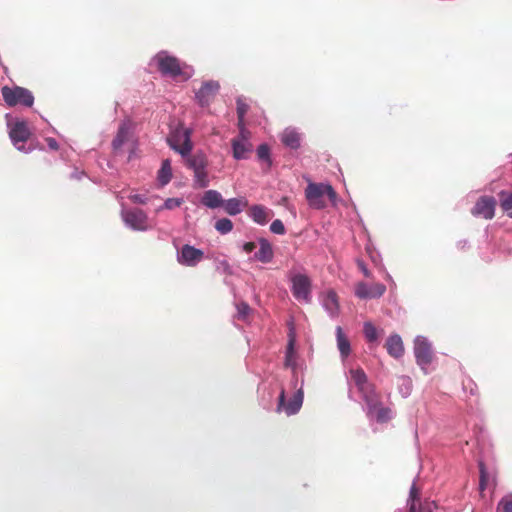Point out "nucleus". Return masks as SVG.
I'll list each match as a JSON object with an SVG mask.
<instances>
[{
	"instance_id": "f257e3e1",
	"label": "nucleus",
	"mask_w": 512,
	"mask_h": 512,
	"mask_svg": "<svg viewBox=\"0 0 512 512\" xmlns=\"http://www.w3.org/2000/svg\"><path fill=\"white\" fill-rule=\"evenodd\" d=\"M149 67L156 69L163 76L181 81H187L194 74V69L190 65L182 63L177 57L166 50L155 54L149 62Z\"/></svg>"
},
{
	"instance_id": "f03ea898",
	"label": "nucleus",
	"mask_w": 512,
	"mask_h": 512,
	"mask_svg": "<svg viewBox=\"0 0 512 512\" xmlns=\"http://www.w3.org/2000/svg\"><path fill=\"white\" fill-rule=\"evenodd\" d=\"M6 125L8 134L13 146L20 152L30 153L34 147L31 145L26 146V142L31 136V131L28 127L26 120L13 116L12 114H6Z\"/></svg>"
},
{
	"instance_id": "7ed1b4c3",
	"label": "nucleus",
	"mask_w": 512,
	"mask_h": 512,
	"mask_svg": "<svg viewBox=\"0 0 512 512\" xmlns=\"http://www.w3.org/2000/svg\"><path fill=\"white\" fill-rule=\"evenodd\" d=\"M305 196L309 206L314 209L326 207L324 196L328 197L333 206H336L338 201L334 188L328 183L309 182L305 189Z\"/></svg>"
},
{
	"instance_id": "20e7f679",
	"label": "nucleus",
	"mask_w": 512,
	"mask_h": 512,
	"mask_svg": "<svg viewBox=\"0 0 512 512\" xmlns=\"http://www.w3.org/2000/svg\"><path fill=\"white\" fill-rule=\"evenodd\" d=\"M112 149L115 155H120L127 150L129 152L128 160L134 157L136 141L133 138L132 124L130 121L125 120L119 125L117 134L112 141Z\"/></svg>"
},
{
	"instance_id": "39448f33",
	"label": "nucleus",
	"mask_w": 512,
	"mask_h": 512,
	"mask_svg": "<svg viewBox=\"0 0 512 512\" xmlns=\"http://www.w3.org/2000/svg\"><path fill=\"white\" fill-rule=\"evenodd\" d=\"M284 367L290 369L291 372L300 371L301 374H304L307 369L305 360L296 349V331L293 324L289 325L288 342L284 356Z\"/></svg>"
},
{
	"instance_id": "423d86ee",
	"label": "nucleus",
	"mask_w": 512,
	"mask_h": 512,
	"mask_svg": "<svg viewBox=\"0 0 512 512\" xmlns=\"http://www.w3.org/2000/svg\"><path fill=\"white\" fill-rule=\"evenodd\" d=\"M413 353L416 363L423 373L426 375L429 374L431 372L429 366L434 359V351L432 343L427 337L422 335L415 337L413 341Z\"/></svg>"
},
{
	"instance_id": "0eeeda50",
	"label": "nucleus",
	"mask_w": 512,
	"mask_h": 512,
	"mask_svg": "<svg viewBox=\"0 0 512 512\" xmlns=\"http://www.w3.org/2000/svg\"><path fill=\"white\" fill-rule=\"evenodd\" d=\"M167 142L171 149L179 153L182 157L189 156L193 148L191 129L179 124L170 132Z\"/></svg>"
},
{
	"instance_id": "6e6552de",
	"label": "nucleus",
	"mask_w": 512,
	"mask_h": 512,
	"mask_svg": "<svg viewBox=\"0 0 512 512\" xmlns=\"http://www.w3.org/2000/svg\"><path fill=\"white\" fill-rule=\"evenodd\" d=\"M289 280L294 298L302 303H310L312 299L310 278L306 274L291 271Z\"/></svg>"
},
{
	"instance_id": "1a4fd4ad",
	"label": "nucleus",
	"mask_w": 512,
	"mask_h": 512,
	"mask_svg": "<svg viewBox=\"0 0 512 512\" xmlns=\"http://www.w3.org/2000/svg\"><path fill=\"white\" fill-rule=\"evenodd\" d=\"M303 401L304 390L299 389L298 392H293L287 400V391L282 387L277 400L276 412L285 413L287 416L295 415L300 411Z\"/></svg>"
},
{
	"instance_id": "9d476101",
	"label": "nucleus",
	"mask_w": 512,
	"mask_h": 512,
	"mask_svg": "<svg viewBox=\"0 0 512 512\" xmlns=\"http://www.w3.org/2000/svg\"><path fill=\"white\" fill-rule=\"evenodd\" d=\"M238 129V135L231 140L232 156L235 160H245L253 151L251 132L242 126Z\"/></svg>"
},
{
	"instance_id": "9b49d317",
	"label": "nucleus",
	"mask_w": 512,
	"mask_h": 512,
	"mask_svg": "<svg viewBox=\"0 0 512 512\" xmlns=\"http://www.w3.org/2000/svg\"><path fill=\"white\" fill-rule=\"evenodd\" d=\"M2 96L8 106L22 105L31 107L34 103V96L31 91L20 86L2 88Z\"/></svg>"
},
{
	"instance_id": "f8f14e48",
	"label": "nucleus",
	"mask_w": 512,
	"mask_h": 512,
	"mask_svg": "<svg viewBox=\"0 0 512 512\" xmlns=\"http://www.w3.org/2000/svg\"><path fill=\"white\" fill-rule=\"evenodd\" d=\"M187 164L194 173L195 185L199 188H206L210 184L208 177L207 166L208 161L205 155L195 154L188 157Z\"/></svg>"
},
{
	"instance_id": "ddd939ff",
	"label": "nucleus",
	"mask_w": 512,
	"mask_h": 512,
	"mask_svg": "<svg viewBox=\"0 0 512 512\" xmlns=\"http://www.w3.org/2000/svg\"><path fill=\"white\" fill-rule=\"evenodd\" d=\"M121 218L124 224L134 231H147L151 228L148 215L141 209L131 208L121 210Z\"/></svg>"
},
{
	"instance_id": "4468645a",
	"label": "nucleus",
	"mask_w": 512,
	"mask_h": 512,
	"mask_svg": "<svg viewBox=\"0 0 512 512\" xmlns=\"http://www.w3.org/2000/svg\"><path fill=\"white\" fill-rule=\"evenodd\" d=\"M365 411L367 417L377 423H386L393 418L391 409L383 407L377 395L365 401Z\"/></svg>"
},
{
	"instance_id": "2eb2a0df",
	"label": "nucleus",
	"mask_w": 512,
	"mask_h": 512,
	"mask_svg": "<svg viewBox=\"0 0 512 512\" xmlns=\"http://www.w3.org/2000/svg\"><path fill=\"white\" fill-rule=\"evenodd\" d=\"M349 375L350 384H353L357 388L364 402L376 395L365 372L361 368L350 369Z\"/></svg>"
},
{
	"instance_id": "dca6fc26",
	"label": "nucleus",
	"mask_w": 512,
	"mask_h": 512,
	"mask_svg": "<svg viewBox=\"0 0 512 512\" xmlns=\"http://www.w3.org/2000/svg\"><path fill=\"white\" fill-rule=\"evenodd\" d=\"M176 256L180 265L195 267L204 259V252L192 245L184 244L177 250Z\"/></svg>"
},
{
	"instance_id": "f3484780",
	"label": "nucleus",
	"mask_w": 512,
	"mask_h": 512,
	"mask_svg": "<svg viewBox=\"0 0 512 512\" xmlns=\"http://www.w3.org/2000/svg\"><path fill=\"white\" fill-rule=\"evenodd\" d=\"M220 89V84L215 80H208L202 83L201 87L195 93V99L199 106L207 107L210 105Z\"/></svg>"
},
{
	"instance_id": "a211bd4d",
	"label": "nucleus",
	"mask_w": 512,
	"mask_h": 512,
	"mask_svg": "<svg viewBox=\"0 0 512 512\" xmlns=\"http://www.w3.org/2000/svg\"><path fill=\"white\" fill-rule=\"evenodd\" d=\"M496 200L492 196H482L475 203L471 213L475 217L490 220L495 215Z\"/></svg>"
},
{
	"instance_id": "6ab92c4d",
	"label": "nucleus",
	"mask_w": 512,
	"mask_h": 512,
	"mask_svg": "<svg viewBox=\"0 0 512 512\" xmlns=\"http://www.w3.org/2000/svg\"><path fill=\"white\" fill-rule=\"evenodd\" d=\"M386 291V286L381 283L368 285L360 282L355 287V295L360 299H372L381 297Z\"/></svg>"
},
{
	"instance_id": "aec40b11",
	"label": "nucleus",
	"mask_w": 512,
	"mask_h": 512,
	"mask_svg": "<svg viewBox=\"0 0 512 512\" xmlns=\"http://www.w3.org/2000/svg\"><path fill=\"white\" fill-rule=\"evenodd\" d=\"M303 139L302 132L296 127H286L280 134V141L282 144L291 149L297 150L301 147Z\"/></svg>"
},
{
	"instance_id": "412c9836",
	"label": "nucleus",
	"mask_w": 512,
	"mask_h": 512,
	"mask_svg": "<svg viewBox=\"0 0 512 512\" xmlns=\"http://www.w3.org/2000/svg\"><path fill=\"white\" fill-rule=\"evenodd\" d=\"M249 217L258 225L264 226L273 217L271 209L263 205H252L248 212Z\"/></svg>"
},
{
	"instance_id": "4be33fe9",
	"label": "nucleus",
	"mask_w": 512,
	"mask_h": 512,
	"mask_svg": "<svg viewBox=\"0 0 512 512\" xmlns=\"http://www.w3.org/2000/svg\"><path fill=\"white\" fill-rule=\"evenodd\" d=\"M385 347L387 353L395 359L404 355V344L399 334H391L386 340Z\"/></svg>"
},
{
	"instance_id": "5701e85b",
	"label": "nucleus",
	"mask_w": 512,
	"mask_h": 512,
	"mask_svg": "<svg viewBox=\"0 0 512 512\" xmlns=\"http://www.w3.org/2000/svg\"><path fill=\"white\" fill-rule=\"evenodd\" d=\"M259 250L254 254V259L261 263H270L274 257L272 244L266 238L258 239Z\"/></svg>"
},
{
	"instance_id": "b1692460",
	"label": "nucleus",
	"mask_w": 512,
	"mask_h": 512,
	"mask_svg": "<svg viewBox=\"0 0 512 512\" xmlns=\"http://www.w3.org/2000/svg\"><path fill=\"white\" fill-rule=\"evenodd\" d=\"M335 333L337 349L340 353L341 360L345 362V360L351 353L350 341L340 326L336 327Z\"/></svg>"
},
{
	"instance_id": "393cba45",
	"label": "nucleus",
	"mask_w": 512,
	"mask_h": 512,
	"mask_svg": "<svg viewBox=\"0 0 512 512\" xmlns=\"http://www.w3.org/2000/svg\"><path fill=\"white\" fill-rule=\"evenodd\" d=\"M201 203L209 209H217L223 206L224 199L220 192L210 189L203 193Z\"/></svg>"
},
{
	"instance_id": "a878e982",
	"label": "nucleus",
	"mask_w": 512,
	"mask_h": 512,
	"mask_svg": "<svg viewBox=\"0 0 512 512\" xmlns=\"http://www.w3.org/2000/svg\"><path fill=\"white\" fill-rule=\"evenodd\" d=\"M247 206V199L244 197H240L224 200V204L222 207L224 208L227 214H229L230 216H235L240 214Z\"/></svg>"
},
{
	"instance_id": "bb28decb",
	"label": "nucleus",
	"mask_w": 512,
	"mask_h": 512,
	"mask_svg": "<svg viewBox=\"0 0 512 512\" xmlns=\"http://www.w3.org/2000/svg\"><path fill=\"white\" fill-rule=\"evenodd\" d=\"M322 304L331 317H335L338 314L339 303L334 291L330 290L324 295Z\"/></svg>"
},
{
	"instance_id": "cd10ccee",
	"label": "nucleus",
	"mask_w": 512,
	"mask_h": 512,
	"mask_svg": "<svg viewBox=\"0 0 512 512\" xmlns=\"http://www.w3.org/2000/svg\"><path fill=\"white\" fill-rule=\"evenodd\" d=\"M256 153L258 160L262 162L266 170H269L272 166L270 147L266 143L260 144Z\"/></svg>"
},
{
	"instance_id": "c85d7f7f",
	"label": "nucleus",
	"mask_w": 512,
	"mask_h": 512,
	"mask_svg": "<svg viewBox=\"0 0 512 512\" xmlns=\"http://www.w3.org/2000/svg\"><path fill=\"white\" fill-rule=\"evenodd\" d=\"M172 178V169L169 159L162 162L161 168L158 171V181L161 186L167 185Z\"/></svg>"
},
{
	"instance_id": "c756f323",
	"label": "nucleus",
	"mask_w": 512,
	"mask_h": 512,
	"mask_svg": "<svg viewBox=\"0 0 512 512\" xmlns=\"http://www.w3.org/2000/svg\"><path fill=\"white\" fill-rule=\"evenodd\" d=\"M249 109V105L246 103L245 99L242 97H238L236 100V110L238 116V128L246 127L245 126V115Z\"/></svg>"
},
{
	"instance_id": "7c9ffc66",
	"label": "nucleus",
	"mask_w": 512,
	"mask_h": 512,
	"mask_svg": "<svg viewBox=\"0 0 512 512\" xmlns=\"http://www.w3.org/2000/svg\"><path fill=\"white\" fill-rule=\"evenodd\" d=\"M288 387L293 392H298L299 389L304 390V378L300 371L291 372Z\"/></svg>"
},
{
	"instance_id": "2f4dec72",
	"label": "nucleus",
	"mask_w": 512,
	"mask_h": 512,
	"mask_svg": "<svg viewBox=\"0 0 512 512\" xmlns=\"http://www.w3.org/2000/svg\"><path fill=\"white\" fill-rule=\"evenodd\" d=\"M363 333L369 343L378 342L379 335L377 328L371 322H365L363 325Z\"/></svg>"
},
{
	"instance_id": "473e14b6",
	"label": "nucleus",
	"mask_w": 512,
	"mask_h": 512,
	"mask_svg": "<svg viewBox=\"0 0 512 512\" xmlns=\"http://www.w3.org/2000/svg\"><path fill=\"white\" fill-rule=\"evenodd\" d=\"M398 389L400 394L406 398L411 394L412 391V380L408 376H400L398 378Z\"/></svg>"
},
{
	"instance_id": "72a5a7b5",
	"label": "nucleus",
	"mask_w": 512,
	"mask_h": 512,
	"mask_svg": "<svg viewBox=\"0 0 512 512\" xmlns=\"http://www.w3.org/2000/svg\"><path fill=\"white\" fill-rule=\"evenodd\" d=\"M184 203V199L183 198H179V197H176V198H167L163 205L158 207L156 209V212H160L162 210H174L178 207H180L182 204Z\"/></svg>"
},
{
	"instance_id": "f704fd0d",
	"label": "nucleus",
	"mask_w": 512,
	"mask_h": 512,
	"mask_svg": "<svg viewBox=\"0 0 512 512\" xmlns=\"http://www.w3.org/2000/svg\"><path fill=\"white\" fill-rule=\"evenodd\" d=\"M215 229L222 235L228 234L233 229V222L228 218H221L216 221Z\"/></svg>"
},
{
	"instance_id": "c9c22d12",
	"label": "nucleus",
	"mask_w": 512,
	"mask_h": 512,
	"mask_svg": "<svg viewBox=\"0 0 512 512\" xmlns=\"http://www.w3.org/2000/svg\"><path fill=\"white\" fill-rule=\"evenodd\" d=\"M499 200L501 208L505 212L512 210V192L501 191L499 193Z\"/></svg>"
},
{
	"instance_id": "e433bc0d",
	"label": "nucleus",
	"mask_w": 512,
	"mask_h": 512,
	"mask_svg": "<svg viewBox=\"0 0 512 512\" xmlns=\"http://www.w3.org/2000/svg\"><path fill=\"white\" fill-rule=\"evenodd\" d=\"M498 510L501 512H512V494L506 495L500 500Z\"/></svg>"
},
{
	"instance_id": "4c0bfd02",
	"label": "nucleus",
	"mask_w": 512,
	"mask_h": 512,
	"mask_svg": "<svg viewBox=\"0 0 512 512\" xmlns=\"http://www.w3.org/2000/svg\"><path fill=\"white\" fill-rule=\"evenodd\" d=\"M236 309H237V317L240 320H246V318L249 315L250 310H251L249 305L245 302L238 303L236 305Z\"/></svg>"
},
{
	"instance_id": "58836bf2",
	"label": "nucleus",
	"mask_w": 512,
	"mask_h": 512,
	"mask_svg": "<svg viewBox=\"0 0 512 512\" xmlns=\"http://www.w3.org/2000/svg\"><path fill=\"white\" fill-rule=\"evenodd\" d=\"M216 269L225 274H231L232 268L226 259H215Z\"/></svg>"
},
{
	"instance_id": "ea45409f",
	"label": "nucleus",
	"mask_w": 512,
	"mask_h": 512,
	"mask_svg": "<svg viewBox=\"0 0 512 512\" xmlns=\"http://www.w3.org/2000/svg\"><path fill=\"white\" fill-rule=\"evenodd\" d=\"M270 231L277 235H284L286 232L283 222L279 219H276L271 223Z\"/></svg>"
},
{
	"instance_id": "a19ab883",
	"label": "nucleus",
	"mask_w": 512,
	"mask_h": 512,
	"mask_svg": "<svg viewBox=\"0 0 512 512\" xmlns=\"http://www.w3.org/2000/svg\"><path fill=\"white\" fill-rule=\"evenodd\" d=\"M129 199L133 203H137V204H146L148 201V197L145 194H138V193L131 194L129 196Z\"/></svg>"
},
{
	"instance_id": "79ce46f5",
	"label": "nucleus",
	"mask_w": 512,
	"mask_h": 512,
	"mask_svg": "<svg viewBox=\"0 0 512 512\" xmlns=\"http://www.w3.org/2000/svg\"><path fill=\"white\" fill-rule=\"evenodd\" d=\"M358 267L359 269L362 271V273L364 274L365 277L367 278H370L371 277V273L370 271L368 270V268L366 267V265L364 264L363 261H360L358 260Z\"/></svg>"
},
{
	"instance_id": "37998d69",
	"label": "nucleus",
	"mask_w": 512,
	"mask_h": 512,
	"mask_svg": "<svg viewBox=\"0 0 512 512\" xmlns=\"http://www.w3.org/2000/svg\"><path fill=\"white\" fill-rule=\"evenodd\" d=\"M45 140L47 142V145H48L49 149H51V150H58L59 145H58L57 141L54 138L48 137Z\"/></svg>"
},
{
	"instance_id": "c03bdc74",
	"label": "nucleus",
	"mask_w": 512,
	"mask_h": 512,
	"mask_svg": "<svg viewBox=\"0 0 512 512\" xmlns=\"http://www.w3.org/2000/svg\"><path fill=\"white\" fill-rule=\"evenodd\" d=\"M256 248V244L254 242H246L243 244L242 249L246 253H251Z\"/></svg>"
},
{
	"instance_id": "a18cd8bd",
	"label": "nucleus",
	"mask_w": 512,
	"mask_h": 512,
	"mask_svg": "<svg viewBox=\"0 0 512 512\" xmlns=\"http://www.w3.org/2000/svg\"><path fill=\"white\" fill-rule=\"evenodd\" d=\"M456 246L460 250H465L469 246L468 240H466V239L459 240L457 242Z\"/></svg>"
},
{
	"instance_id": "49530a36",
	"label": "nucleus",
	"mask_w": 512,
	"mask_h": 512,
	"mask_svg": "<svg viewBox=\"0 0 512 512\" xmlns=\"http://www.w3.org/2000/svg\"><path fill=\"white\" fill-rule=\"evenodd\" d=\"M84 175V172L83 171H79L78 169H75L72 174H71V178L72 179H76V180H80L82 178V176Z\"/></svg>"
},
{
	"instance_id": "de8ad7c7",
	"label": "nucleus",
	"mask_w": 512,
	"mask_h": 512,
	"mask_svg": "<svg viewBox=\"0 0 512 512\" xmlns=\"http://www.w3.org/2000/svg\"><path fill=\"white\" fill-rule=\"evenodd\" d=\"M480 470H481L480 488L483 490L484 489V471H483L482 466H481Z\"/></svg>"
},
{
	"instance_id": "09e8293b",
	"label": "nucleus",
	"mask_w": 512,
	"mask_h": 512,
	"mask_svg": "<svg viewBox=\"0 0 512 512\" xmlns=\"http://www.w3.org/2000/svg\"><path fill=\"white\" fill-rule=\"evenodd\" d=\"M507 214H508V216H509L510 218H512V209H511L510 211H508V212H507Z\"/></svg>"
},
{
	"instance_id": "8fccbe9b",
	"label": "nucleus",
	"mask_w": 512,
	"mask_h": 512,
	"mask_svg": "<svg viewBox=\"0 0 512 512\" xmlns=\"http://www.w3.org/2000/svg\"><path fill=\"white\" fill-rule=\"evenodd\" d=\"M387 279L392 281L391 275L387 274Z\"/></svg>"
},
{
	"instance_id": "3c124183",
	"label": "nucleus",
	"mask_w": 512,
	"mask_h": 512,
	"mask_svg": "<svg viewBox=\"0 0 512 512\" xmlns=\"http://www.w3.org/2000/svg\"><path fill=\"white\" fill-rule=\"evenodd\" d=\"M470 385H473V387H476V384H473V382L469 381Z\"/></svg>"
},
{
	"instance_id": "603ef678",
	"label": "nucleus",
	"mask_w": 512,
	"mask_h": 512,
	"mask_svg": "<svg viewBox=\"0 0 512 512\" xmlns=\"http://www.w3.org/2000/svg\"><path fill=\"white\" fill-rule=\"evenodd\" d=\"M470 385H473V387H476V384H473V382L469 381Z\"/></svg>"
},
{
	"instance_id": "864d4df0",
	"label": "nucleus",
	"mask_w": 512,
	"mask_h": 512,
	"mask_svg": "<svg viewBox=\"0 0 512 512\" xmlns=\"http://www.w3.org/2000/svg\"><path fill=\"white\" fill-rule=\"evenodd\" d=\"M470 392H471V394L474 393V388L473 387H471Z\"/></svg>"
}]
</instances>
